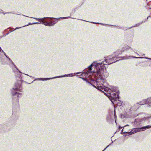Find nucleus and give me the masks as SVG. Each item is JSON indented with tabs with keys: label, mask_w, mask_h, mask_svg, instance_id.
<instances>
[{
	"label": "nucleus",
	"mask_w": 151,
	"mask_h": 151,
	"mask_svg": "<svg viewBox=\"0 0 151 151\" xmlns=\"http://www.w3.org/2000/svg\"><path fill=\"white\" fill-rule=\"evenodd\" d=\"M150 17V16H148V17H147V19H148V18H149V17Z\"/></svg>",
	"instance_id": "24"
},
{
	"label": "nucleus",
	"mask_w": 151,
	"mask_h": 151,
	"mask_svg": "<svg viewBox=\"0 0 151 151\" xmlns=\"http://www.w3.org/2000/svg\"><path fill=\"white\" fill-rule=\"evenodd\" d=\"M150 128H151V125H147L143 127L140 128H134L132 129L129 133V134H132L140 131L144 130L145 129H147Z\"/></svg>",
	"instance_id": "4"
},
{
	"label": "nucleus",
	"mask_w": 151,
	"mask_h": 151,
	"mask_svg": "<svg viewBox=\"0 0 151 151\" xmlns=\"http://www.w3.org/2000/svg\"><path fill=\"white\" fill-rule=\"evenodd\" d=\"M115 122L116 123V119H115Z\"/></svg>",
	"instance_id": "27"
},
{
	"label": "nucleus",
	"mask_w": 151,
	"mask_h": 151,
	"mask_svg": "<svg viewBox=\"0 0 151 151\" xmlns=\"http://www.w3.org/2000/svg\"><path fill=\"white\" fill-rule=\"evenodd\" d=\"M106 83L104 84V85H102L103 86L101 89H100L97 87V86L96 84L94 83V81L92 82L93 83L92 86L95 88L99 90H101L103 92H104L103 90L105 91L109 92V93L107 94L105 93H104L108 97L110 96L113 100H116V98H118L119 96V90L115 88H110L105 87L106 84Z\"/></svg>",
	"instance_id": "3"
},
{
	"label": "nucleus",
	"mask_w": 151,
	"mask_h": 151,
	"mask_svg": "<svg viewBox=\"0 0 151 151\" xmlns=\"http://www.w3.org/2000/svg\"><path fill=\"white\" fill-rule=\"evenodd\" d=\"M119 127H120V128H122V127H120V126H119Z\"/></svg>",
	"instance_id": "28"
},
{
	"label": "nucleus",
	"mask_w": 151,
	"mask_h": 151,
	"mask_svg": "<svg viewBox=\"0 0 151 151\" xmlns=\"http://www.w3.org/2000/svg\"><path fill=\"white\" fill-rule=\"evenodd\" d=\"M150 9L151 10V8H150ZM150 15H151V13L150 14Z\"/></svg>",
	"instance_id": "30"
},
{
	"label": "nucleus",
	"mask_w": 151,
	"mask_h": 151,
	"mask_svg": "<svg viewBox=\"0 0 151 151\" xmlns=\"http://www.w3.org/2000/svg\"><path fill=\"white\" fill-rule=\"evenodd\" d=\"M70 17H60L59 18H51L50 17L49 18H52L55 19L57 20H60L61 19H68ZM34 19H35L38 20L40 22H41L42 21V20H44L46 18H49V17H44L43 18H33Z\"/></svg>",
	"instance_id": "6"
},
{
	"label": "nucleus",
	"mask_w": 151,
	"mask_h": 151,
	"mask_svg": "<svg viewBox=\"0 0 151 151\" xmlns=\"http://www.w3.org/2000/svg\"><path fill=\"white\" fill-rule=\"evenodd\" d=\"M23 27V26H22V27H17L14 30H17V29H18L19 28H21L22 27Z\"/></svg>",
	"instance_id": "15"
},
{
	"label": "nucleus",
	"mask_w": 151,
	"mask_h": 151,
	"mask_svg": "<svg viewBox=\"0 0 151 151\" xmlns=\"http://www.w3.org/2000/svg\"><path fill=\"white\" fill-rule=\"evenodd\" d=\"M148 118H151V116H150V117H147Z\"/></svg>",
	"instance_id": "22"
},
{
	"label": "nucleus",
	"mask_w": 151,
	"mask_h": 151,
	"mask_svg": "<svg viewBox=\"0 0 151 151\" xmlns=\"http://www.w3.org/2000/svg\"><path fill=\"white\" fill-rule=\"evenodd\" d=\"M81 73V72H77L75 74H78Z\"/></svg>",
	"instance_id": "20"
},
{
	"label": "nucleus",
	"mask_w": 151,
	"mask_h": 151,
	"mask_svg": "<svg viewBox=\"0 0 151 151\" xmlns=\"http://www.w3.org/2000/svg\"><path fill=\"white\" fill-rule=\"evenodd\" d=\"M41 22L43 24H44V25L46 26H52L54 25V24L56 22H55V23H53V22H48L46 21H45L44 20H42L41 21Z\"/></svg>",
	"instance_id": "9"
},
{
	"label": "nucleus",
	"mask_w": 151,
	"mask_h": 151,
	"mask_svg": "<svg viewBox=\"0 0 151 151\" xmlns=\"http://www.w3.org/2000/svg\"><path fill=\"white\" fill-rule=\"evenodd\" d=\"M73 74H65L63 76H57L56 77H55V78H37L35 80H34V81H35V80H42V81H44V80H50V79H52L54 78H60V77H70V76H73Z\"/></svg>",
	"instance_id": "5"
},
{
	"label": "nucleus",
	"mask_w": 151,
	"mask_h": 151,
	"mask_svg": "<svg viewBox=\"0 0 151 151\" xmlns=\"http://www.w3.org/2000/svg\"><path fill=\"white\" fill-rule=\"evenodd\" d=\"M3 10H0V13H3Z\"/></svg>",
	"instance_id": "21"
},
{
	"label": "nucleus",
	"mask_w": 151,
	"mask_h": 151,
	"mask_svg": "<svg viewBox=\"0 0 151 151\" xmlns=\"http://www.w3.org/2000/svg\"><path fill=\"white\" fill-rule=\"evenodd\" d=\"M0 51L2 52H3V53H4V51L2 50V49H1V50H0Z\"/></svg>",
	"instance_id": "19"
},
{
	"label": "nucleus",
	"mask_w": 151,
	"mask_h": 151,
	"mask_svg": "<svg viewBox=\"0 0 151 151\" xmlns=\"http://www.w3.org/2000/svg\"><path fill=\"white\" fill-rule=\"evenodd\" d=\"M147 103L149 106H150V104H151V98L148 99L147 100H144L140 102L139 103L137 104L139 105H144Z\"/></svg>",
	"instance_id": "7"
},
{
	"label": "nucleus",
	"mask_w": 151,
	"mask_h": 151,
	"mask_svg": "<svg viewBox=\"0 0 151 151\" xmlns=\"http://www.w3.org/2000/svg\"><path fill=\"white\" fill-rule=\"evenodd\" d=\"M40 22H34V23H29L27 25H25V26H23V27H25L26 26H27L29 25H32L35 24H40Z\"/></svg>",
	"instance_id": "12"
},
{
	"label": "nucleus",
	"mask_w": 151,
	"mask_h": 151,
	"mask_svg": "<svg viewBox=\"0 0 151 151\" xmlns=\"http://www.w3.org/2000/svg\"><path fill=\"white\" fill-rule=\"evenodd\" d=\"M110 145V144L106 148H105L102 151H104V150H105Z\"/></svg>",
	"instance_id": "17"
},
{
	"label": "nucleus",
	"mask_w": 151,
	"mask_h": 151,
	"mask_svg": "<svg viewBox=\"0 0 151 151\" xmlns=\"http://www.w3.org/2000/svg\"><path fill=\"white\" fill-rule=\"evenodd\" d=\"M5 56L6 57L9 61V64L12 68L13 71L17 74L15 75L16 82L13 88L11 90V94L12 96V98L14 101H15L17 105H19V98L22 94L23 90L21 86L22 83V77L21 75V73L17 68L16 66L12 61L7 56L6 54L4 52Z\"/></svg>",
	"instance_id": "2"
},
{
	"label": "nucleus",
	"mask_w": 151,
	"mask_h": 151,
	"mask_svg": "<svg viewBox=\"0 0 151 151\" xmlns=\"http://www.w3.org/2000/svg\"><path fill=\"white\" fill-rule=\"evenodd\" d=\"M125 47L126 48V49H129L130 48V47L126 45L125 46Z\"/></svg>",
	"instance_id": "14"
},
{
	"label": "nucleus",
	"mask_w": 151,
	"mask_h": 151,
	"mask_svg": "<svg viewBox=\"0 0 151 151\" xmlns=\"http://www.w3.org/2000/svg\"><path fill=\"white\" fill-rule=\"evenodd\" d=\"M126 133V132H124V133Z\"/></svg>",
	"instance_id": "31"
},
{
	"label": "nucleus",
	"mask_w": 151,
	"mask_h": 151,
	"mask_svg": "<svg viewBox=\"0 0 151 151\" xmlns=\"http://www.w3.org/2000/svg\"><path fill=\"white\" fill-rule=\"evenodd\" d=\"M115 119L116 118L115 117H116V115H115Z\"/></svg>",
	"instance_id": "32"
},
{
	"label": "nucleus",
	"mask_w": 151,
	"mask_h": 151,
	"mask_svg": "<svg viewBox=\"0 0 151 151\" xmlns=\"http://www.w3.org/2000/svg\"><path fill=\"white\" fill-rule=\"evenodd\" d=\"M25 74V75H28V74ZM28 76H29V75H28ZM30 76V77H31V76Z\"/></svg>",
	"instance_id": "26"
},
{
	"label": "nucleus",
	"mask_w": 151,
	"mask_h": 151,
	"mask_svg": "<svg viewBox=\"0 0 151 151\" xmlns=\"http://www.w3.org/2000/svg\"><path fill=\"white\" fill-rule=\"evenodd\" d=\"M90 22L91 23H94L93 22ZM96 23L98 24H101V25H104V26H106V25H108L107 24H103L102 23Z\"/></svg>",
	"instance_id": "13"
},
{
	"label": "nucleus",
	"mask_w": 151,
	"mask_h": 151,
	"mask_svg": "<svg viewBox=\"0 0 151 151\" xmlns=\"http://www.w3.org/2000/svg\"><path fill=\"white\" fill-rule=\"evenodd\" d=\"M128 126V125H126L125 126L123 127V128H124V127H126V126Z\"/></svg>",
	"instance_id": "23"
},
{
	"label": "nucleus",
	"mask_w": 151,
	"mask_h": 151,
	"mask_svg": "<svg viewBox=\"0 0 151 151\" xmlns=\"http://www.w3.org/2000/svg\"><path fill=\"white\" fill-rule=\"evenodd\" d=\"M110 145V144L106 148H105L102 151H104V150H105Z\"/></svg>",
	"instance_id": "18"
},
{
	"label": "nucleus",
	"mask_w": 151,
	"mask_h": 151,
	"mask_svg": "<svg viewBox=\"0 0 151 151\" xmlns=\"http://www.w3.org/2000/svg\"><path fill=\"white\" fill-rule=\"evenodd\" d=\"M115 56L110 55L105 58V61L98 63L94 62L88 67V71L85 73H83L80 75L83 77L86 76L87 75L91 76L93 73H96L99 77L96 81H94V83L96 84L98 88L101 89L103 85L106 83V79L109 76V73L107 72L105 65L111 64L117 61H115Z\"/></svg>",
	"instance_id": "1"
},
{
	"label": "nucleus",
	"mask_w": 151,
	"mask_h": 151,
	"mask_svg": "<svg viewBox=\"0 0 151 151\" xmlns=\"http://www.w3.org/2000/svg\"><path fill=\"white\" fill-rule=\"evenodd\" d=\"M123 129H122V130L121 131V133H122V132H123Z\"/></svg>",
	"instance_id": "25"
},
{
	"label": "nucleus",
	"mask_w": 151,
	"mask_h": 151,
	"mask_svg": "<svg viewBox=\"0 0 151 151\" xmlns=\"http://www.w3.org/2000/svg\"><path fill=\"white\" fill-rule=\"evenodd\" d=\"M142 23V22L139 23H138V24H137L136 25V26H134V27H137V26H139V25H140Z\"/></svg>",
	"instance_id": "16"
},
{
	"label": "nucleus",
	"mask_w": 151,
	"mask_h": 151,
	"mask_svg": "<svg viewBox=\"0 0 151 151\" xmlns=\"http://www.w3.org/2000/svg\"><path fill=\"white\" fill-rule=\"evenodd\" d=\"M122 51L119 50H118L117 51H116L114 53V54H115V56H116V55H117V56L119 55L120 54H122Z\"/></svg>",
	"instance_id": "10"
},
{
	"label": "nucleus",
	"mask_w": 151,
	"mask_h": 151,
	"mask_svg": "<svg viewBox=\"0 0 151 151\" xmlns=\"http://www.w3.org/2000/svg\"><path fill=\"white\" fill-rule=\"evenodd\" d=\"M132 58H145L146 59H149L150 60H151V58H148L147 57H132V56H124L123 57L124 59H130Z\"/></svg>",
	"instance_id": "8"
},
{
	"label": "nucleus",
	"mask_w": 151,
	"mask_h": 151,
	"mask_svg": "<svg viewBox=\"0 0 151 151\" xmlns=\"http://www.w3.org/2000/svg\"><path fill=\"white\" fill-rule=\"evenodd\" d=\"M111 101H112V102L113 103V101H112V100H111Z\"/></svg>",
	"instance_id": "29"
},
{
	"label": "nucleus",
	"mask_w": 151,
	"mask_h": 151,
	"mask_svg": "<svg viewBox=\"0 0 151 151\" xmlns=\"http://www.w3.org/2000/svg\"><path fill=\"white\" fill-rule=\"evenodd\" d=\"M76 76L77 77H79V78H81L84 81H86V82L87 83H90V84H91L90 83H89V82H88L86 79V78H82V77H79V76L78 75H77Z\"/></svg>",
	"instance_id": "11"
}]
</instances>
